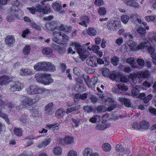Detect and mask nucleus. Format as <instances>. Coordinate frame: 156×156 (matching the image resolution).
Wrapping results in <instances>:
<instances>
[{
	"label": "nucleus",
	"mask_w": 156,
	"mask_h": 156,
	"mask_svg": "<svg viewBox=\"0 0 156 156\" xmlns=\"http://www.w3.org/2000/svg\"><path fill=\"white\" fill-rule=\"evenodd\" d=\"M57 21H54L52 23H48L46 24V27L47 28L51 31H53V34L54 37L52 38L53 41L57 43L58 44H63L62 42L66 41L68 40V37L65 34L62 35L60 31H64L68 32L66 30L65 27L62 24L60 25L55 27V25L57 24Z\"/></svg>",
	"instance_id": "f257e3e1"
},
{
	"label": "nucleus",
	"mask_w": 156,
	"mask_h": 156,
	"mask_svg": "<svg viewBox=\"0 0 156 156\" xmlns=\"http://www.w3.org/2000/svg\"><path fill=\"white\" fill-rule=\"evenodd\" d=\"M100 48L97 45H93L92 48L88 47L87 50L82 49L81 48V44L78 42H73L70 44V47L68 49V52L73 54L76 53V51H77V53L81 57L82 61H84L90 53L89 51L92 50L94 52L96 53L99 51Z\"/></svg>",
	"instance_id": "f03ea898"
},
{
	"label": "nucleus",
	"mask_w": 156,
	"mask_h": 156,
	"mask_svg": "<svg viewBox=\"0 0 156 156\" xmlns=\"http://www.w3.org/2000/svg\"><path fill=\"white\" fill-rule=\"evenodd\" d=\"M150 76V73L148 71H140L137 74H132L129 76L128 78L125 76H122L120 78V81L122 82L126 83L128 81H131V84L134 85L137 82L138 79L145 78Z\"/></svg>",
	"instance_id": "7ed1b4c3"
},
{
	"label": "nucleus",
	"mask_w": 156,
	"mask_h": 156,
	"mask_svg": "<svg viewBox=\"0 0 156 156\" xmlns=\"http://www.w3.org/2000/svg\"><path fill=\"white\" fill-rule=\"evenodd\" d=\"M126 44L130 50L133 51H135L137 50L147 49L150 44V43L148 41L147 42H141L137 46L136 42L132 41H128Z\"/></svg>",
	"instance_id": "20e7f679"
},
{
	"label": "nucleus",
	"mask_w": 156,
	"mask_h": 156,
	"mask_svg": "<svg viewBox=\"0 0 156 156\" xmlns=\"http://www.w3.org/2000/svg\"><path fill=\"white\" fill-rule=\"evenodd\" d=\"M35 77L38 82L45 85H49L53 81L51 75L48 74L38 73L35 75Z\"/></svg>",
	"instance_id": "39448f33"
},
{
	"label": "nucleus",
	"mask_w": 156,
	"mask_h": 156,
	"mask_svg": "<svg viewBox=\"0 0 156 156\" xmlns=\"http://www.w3.org/2000/svg\"><path fill=\"white\" fill-rule=\"evenodd\" d=\"M23 101L22 102V104L20 105L22 108H26L29 106H30L33 104L35 103L38 101L39 98L38 96H37L33 98H30L28 97L24 96L22 98ZM21 108V107H20Z\"/></svg>",
	"instance_id": "423d86ee"
},
{
	"label": "nucleus",
	"mask_w": 156,
	"mask_h": 156,
	"mask_svg": "<svg viewBox=\"0 0 156 156\" xmlns=\"http://www.w3.org/2000/svg\"><path fill=\"white\" fill-rule=\"evenodd\" d=\"M4 105L6 106V107L8 108H9L11 109L13 107V105L12 103H9V102H6L5 103L3 101H2L0 98V107ZM2 110V108L0 109V116L3 118L5 121L6 122L9 124V119L8 118L7 115L1 112Z\"/></svg>",
	"instance_id": "0eeeda50"
},
{
	"label": "nucleus",
	"mask_w": 156,
	"mask_h": 156,
	"mask_svg": "<svg viewBox=\"0 0 156 156\" xmlns=\"http://www.w3.org/2000/svg\"><path fill=\"white\" fill-rule=\"evenodd\" d=\"M100 97L101 100L103 101V103L104 102L105 104L109 106L108 108V111H111L115 108V105L114 104V101L111 98L104 96L103 94L101 95Z\"/></svg>",
	"instance_id": "6e6552de"
},
{
	"label": "nucleus",
	"mask_w": 156,
	"mask_h": 156,
	"mask_svg": "<svg viewBox=\"0 0 156 156\" xmlns=\"http://www.w3.org/2000/svg\"><path fill=\"white\" fill-rule=\"evenodd\" d=\"M132 127L136 130L144 131L147 129L149 127L148 123L145 121L141 122L140 123H135L132 126Z\"/></svg>",
	"instance_id": "1a4fd4ad"
},
{
	"label": "nucleus",
	"mask_w": 156,
	"mask_h": 156,
	"mask_svg": "<svg viewBox=\"0 0 156 156\" xmlns=\"http://www.w3.org/2000/svg\"><path fill=\"white\" fill-rule=\"evenodd\" d=\"M9 12L11 15L8 16L6 18L8 22H11L15 19H18L19 18L18 11L14 9L13 7L11 8Z\"/></svg>",
	"instance_id": "9d476101"
},
{
	"label": "nucleus",
	"mask_w": 156,
	"mask_h": 156,
	"mask_svg": "<svg viewBox=\"0 0 156 156\" xmlns=\"http://www.w3.org/2000/svg\"><path fill=\"white\" fill-rule=\"evenodd\" d=\"M24 85L19 81H13L11 84L10 89L12 91H20L24 88Z\"/></svg>",
	"instance_id": "9b49d317"
},
{
	"label": "nucleus",
	"mask_w": 156,
	"mask_h": 156,
	"mask_svg": "<svg viewBox=\"0 0 156 156\" xmlns=\"http://www.w3.org/2000/svg\"><path fill=\"white\" fill-rule=\"evenodd\" d=\"M116 156H124L125 155H127L129 154V150H124L123 147L122 145H117L116 146Z\"/></svg>",
	"instance_id": "f8f14e48"
},
{
	"label": "nucleus",
	"mask_w": 156,
	"mask_h": 156,
	"mask_svg": "<svg viewBox=\"0 0 156 156\" xmlns=\"http://www.w3.org/2000/svg\"><path fill=\"white\" fill-rule=\"evenodd\" d=\"M47 62H38L36 64L34 67L35 70L38 71L46 70L48 68H47Z\"/></svg>",
	"instance_id": "ddd939ff"
},
{
	"label": "nucleus",
	"mask_w": 156,
	"mask_h": 156,
	"mask_svg": "<svg viewBox=\"0 0 156 156\" xmlns=\"http://www.w3.org/2000/svg\"><path fill=\"white\" fill-rule=\"evenodd\" d=\"M40 88L35 85L30 86L27 89L28 93L29 94H39Z\"/></svg>",
	"instance_id": "4468645a"
},
{
	"label": "nucleus",
	"mask_w": 156,
	"mask_h": 156,
	"mask_svg": "<svg viewBox=\"0 0 156 156\" xmlns=\"http://www.w3.org/2000/svg\"><path fill=\"white\" fill-rule=\"evenodd\" d=\"M147 50L151 55L153 63L156 65V52H155L154 48L150 44Z\"/></svg>",
	"instance_id": "2eb2a0df"
},
{
	"label": "nucleus",
	"mask_w": 156,
	"mask_h": 156,
	"mask_svg": "<svg viewBox=\"0 0 156 156\" xmlns=\"http://www.w3.org/2000/svg\"><path fill=\"white\" fill-rule=\"evenodd\" d=\"M117 22L114 20H111L108 21L107 27L110 31H114L116 29Z\"/></svg>",
	"instance_id": "dca6fc26"
},
{
	"label": "nucleus",
	"mask_w": 156,
	"mask_h": 156,
	"mask_svg": "<svg viewBox=\"0 0 156 156\" xmlns=\"http://www.w3.org/2000/svg\"><path fill=\"white\" fill-rule=\"evenodd\" d=\"M97 58L95 56L90 57L88 58L87 61V64L90 66L92 67L97 66Z\"/></svg>",
	"instance_id": "f3484780"
},
{
	"label": "nucleus",
	"mask_w": 156,
	"mask_h": 156,
	"mask_svg": "<svg viewBox=\"0 0 156 156\" xmlns=\"http://www.w3.org/2000/svg\"><path fill=\"white\" fill-rule=\"evenodd\" d=\"M15 42L14 38L12 36H8L5 39V44L8 46H12Z\"/></svg>",
	"instance_id": "a211bd4d"
},
{
	"label": "nucleus",
	"mask_w": 156,
	"mask_h": 156,
	"mask_svg": "<svg viewBox=\"0 0 156 156\" xmlns=\"http://www.w3.org/2000/svg\"><path fill=\"white\" fill-rule=\"evenodd\" d=\"M118 100L122 104H123L126 107H130L131 102L129 99L123 97H119L118 98Z\"/></svg>",
	"instance_id": "6ab92c4d"
},
{
	"label": "nucleus",
	"mask_w": 156,
	"mask_h": 156,
	"mask_svg": "<svg viewBox=\"0 0 156 156\" xmlns=\"http://www.w3.org/2000/svg\"><path fill=\"white\" fill-rule=\"evenodd\" d=\"M147 37L152 44L155 46L156 45V33L154 32L150 33Z\"/></svg>",
	"instance_id": "aec40b11"
},
{
	"label": "nucleus",
	"mask_w": 156,
	"mask_h": 156,
	"mask_svg": "<svg viewBox=\"0 0 156 156\" xmlns=\"http://www.w3.org/2000/svg\"><path fill=\"white\" fill-rule=\"evenodd\" d=\"M11 81L10 78L6 75L2 76L0 77V85H7Z\"/></svg>",
	"instance_id": "412c9836"
},
{
	"label": "nucleus",
	"mask_w": 156,
	"mask_h": 156,
	"mask_svg": "<svg viewBox=\"0 0 156 156\" xmlns=\"http://www.w3.org/2000/svg\"><path fill=\"white\" fill-rule=\"evenodd\" d=\"M124 2L127 5L133 7L135 8L139 9L140 8L139 4L133 0H126Z\"/></svg>",
	"instance_id": "4be33fe9"
},
{
	"label": "nucleus",
	"mask_w": 156,
	"mask_h": 156,
	"mask_svg": "<svg viewBox=\"0 0 156 156\" xmlns=\"http://www.w3.org/2000/svg\"><path fill=\"white\" fill-rule=\"evenodd\" d=\"M51 141V139L48 137L46 138L42 142L38 144L39 147L44 148L48 145Z\"/></svg>",
	"instance_id": "5701e85b"
},
{
	"label": "nucleus",
	"mask_w": 156,
	"mask_h": 156,
	"mask_svg": "<svg viewBox=\"0 0 156 156\" xmlns=\"http://www.w3.org/2000/svg\"><path fill=\"white\" fill-rule=\"evenodd\" d=\"M81 22L79 23V24L83 26H87V24L90 21L89 18L87 16H83L80 18Z\"/></svg>",
	"instance_id": "b1692460"
},
{
	"label": "nucleus",
	"mask_w": 156,
	"mask_h": 156,
	"mask_svg": "<svg viewBox=\"0 0 156 156\" xmlns=\"http://www.w3.org/2000/svg\"><path fill=\"white\" fill-rule=\"evenodd\" d=\"M33 70L27 69H22L20 71V74L22 76H26L34 74Z\"/></svg>",
	"instance_id": "393cba45"
},
{
	"label": "nucleus",
	"mask_w": 156,
	"mask_h": 156,
	"mask_svg": "<svg viewBox=\"0 0 156 156\" xmlns=\"http://www.w3.org/2000/svg\"><path fill=\"white\" fill-rule=\"evenodd\" d=\"M87 97V95L86 93L81 94H76L74 97V101L76 102L80 99L84 100Z\"/></svg>",
	"instance_id": "a878e982"
},
{
	"label": "nucleus",
	"mask_w": 156,
	"mask_h": 156,
	"mask_svg": "<svg viewBox=\"0 0 156 156\" xmlns=\"http://www.w3.org/2000/svg\"><path fill=\"white\" fill-rule=\"evenodd\" d=\"M135 61L134 58L133 57L128 58L126 61V62L131 65L132 67L134 68H138L139 66L136 64V63L135 62Z\"/></svg>",
	"instance_id": "bb28decb"
},
{
	"label": "nucleus",
	"mask_w": 156,
	"mask_h": 156,
	"mask_svg": "<svg viewBox=\"0 0 156 156\" xmlns=\"http://www.w3.org/2000/svg\"><path fill=\"white\" fill-rule=\"evenodd\" d=\"M53 104L52 103H50L46 105L44 108L45 113L46 114H51L53 108Z\"/></svg>",
	"instance_id": "cd10ccee"
},
{
	"label": "nucleus",
	"mask_w": 156,
	"mask_h": 156,
	"mask_svg": "<svg viewBox=\"0 0 156 156\" xmlns=\"http://www.w3.org/2000/svg\"><path fill=\"white\" fill-rule=\"evenodd\" d=\"M109 126L108 123L102 122L101 123L98 124L97 125L96 128L98 129L103 130L108 127Z\"/></svg>",
	"instance_id": "c85d7f7f"
},
{
	"label": "nucleus",
	"mask_w": 156,
	"mask_h": 156,
	"mask_svg": "<svg viewBox=\"0 0 156 156\" xmlns=\"http://www.w3.org/2000/svg\"><path fill=\"white\" fill-rule=\"evenodd\" d=\"M52 6L54 10L57 12L60 11L62 8V6L61 3L56 2L52 3Z\"/></svg>",
	"instance_id": "c756f323"
},
{
	"label": "nucleus",
	"mask_w": 156,
	"mask_h": 156,
	"mask_svg": "<svg viewBox=\"0 0 156 156\" xmlns=\"http://www.w3.org/2000/svg\"><path fill=\"white\" fill-rule=\"evenodd\" d=\"M76 80L77 84L79 85V88L81 89L82 90H85V88L83 83V81L81 79L80 77H78L76 78Z\"/></svg>",
	"instance_id": "7c9ffc66"
},
{
	"label": "nucleus",
	"mask_w": 156,
	"mask_h": 156,
	"mask_svg": "<svg viewBox=\"0 0 156 156\" xmlns=\"http://www.w3.org/2000/svg\"><path fill=\"white\" fill-rule=\"evenodd\" d=\"M87 34L91 36H94L97 34L96 29L92 27H89L87 30Z\"/></svg>",
	"instance_id": "2f4dec72"
},
{
	"label": "nucleus",
	"mask_w": 156,
	"mask_h": 156,
	"mask_svg": "<svg viewBox=\"0 0 156 156\" xmlns=\"http://www.w3.org/2000/svg\"><path fill=\"white\" fill-rule=\"evenodd\" d=\"M59 126V125L57 124H48L46 125L45 128L47 129L54 131L55 129H58Z\"/></svg>",
	"instance_id": "473e14b6"
},
{
	"label": "nucleus",
	"mask_w": 156,
	"mask_h": 156,
	"mask_svg": "<svg viewBox=\"0 0 156 156\" xmlns=\"http://www.w3.org/2000/svg\"><path fill=\"white\" fill-rule=\"evenodd\" d=\"M98 78L96 77H94L90 79V86H88L90 88H91L93 90H94L95 88V85L97 83Z\"/></svg>",
	"instance_id": "72a5a7b5"
},
{
	"label": "nucleus",
	"mask_w": 156,
	"mask_h": 156,
	"mask_svg": "<svg viewBox=\"0 0 156 156\" xmlns=\"http://www.w3.org/2000/svg\"><path fill=\"white\" fill-rule=\"evenodd\" d=\"M65 113V112L62 108H60L57 110L55 113L56 117L58 119L61 118Z\"/></svg>",
	"instance_id": "f704fd0d"
},
{
	"label": "nucleus",
	"mask_w": 156,
	"mask_h": 156,
	"mask_svg": "<svg viewBox=\"0 0 156 156\" xmlns=\"http://www.w3.org/2000/svg\"><path fill=\"white\" fill-rule=\"evenodd\" d=\"M52 52V49L48 47H45L43 48L42 51V52L43 54L46 55H51Z\"/></svg>",
	"instance_id": "c9c22d12"
},
{
	"label": "nucleus",
	"mask_w": 156,
	"mask_h": 156,
	"mask_svg": "<svg viewBox=\"0 0 156 156\" xmlns=\"http://www.w3.org/2000/svg\"><path fill=\"white\" fill-rule=\"evenodd\" d=\"M53 152L55 155H60L62 154V150L60 147H56L54 148Z\"/></svg>",
	"instance_id": "e433bc0d"
},
{
	"label": "nucleus",
	"mask_w": 156,
	"mask_h": 156,
	"mask_svg": "<svg viewBox=\"0 0 156 156\" xmlns=\"http://www.w3.org/2000/svg\"><path fill=\"white\" fill-rule=\"evenodd\" d=\"M102 149L105 151L108 152L110 151L111 149L110 145L108 143H104L102 146Z\"/></svg>",
	"instance_id": "4c0bfd02"
},
{
	"label": "nucleus",
	"mask_w": 156,
	"mask_h": 156,
	"mask_svg": "<svg viewBox=\"0 0 156 156\" xmlns=\"http://www.w3.org/2000/svg\"><path fill=\"white\" fill-rule=\"evenodd\" d=\"M80 108V105H77L74 107H70L67 109L66 113L67 114H68L73 111L77 110Z\"/></svg>",
	"instance_id": "58836bf2"
},
{
	"label": "nucleus",
	"mask_w": 156,
	"mask_h": 156,
	"mask_svg": "<svg viewBox=\"0 0 156 156\" xmlns=\"http://www.w3.org/2000/svg\"><path fill=\"white\" fill-rule=\"evenodd\" d=\"M117 87L119 90L127 91L128 88L124 84L120 83L117 85Z\"/></svg>",
	"instance_id": "ea45409f"
},
{
	"label": "nucleus",
	"mask_w": 156,
	"mask_h": 156,
	"mask_svg": "<svg viewBox=\"0 0 156 156\" xmlns=\"http://www.w3.org/2000/svg\"><path fill=\"white\" fill-rule=\"evenodd\" d=\"M73 137L71 136H66L64 139V142L68 144H70L73 143Z\"/></svg>",
	"instance_id": "a19ab883"
},
{
	"label": "nucleus",
	"mask_w": 156,
	"mask_h": 156,
	"mask_svg": "<svg viewBox=\"0 0 156 156\" xmlns=\"http://www.w3.org/2000/svg\"><path fill=\"white\" fill-rule=\"evenodd\" d=\"M93 152L92 149L90 148H87L84 151L83 155L84 156H91Z\"/></svg>",
	"instance_id": "79ce46f5"
},
{
	"label": "nucleus",
	"mask_w": 156,
	"mask_h": 156,
	"mask_svg": "<svg viewBox=\"0 0 156 156\" xmlns=\"http://www.w3.org/2000/svg\"><path fill=\"white\" fill-rule=\"evenodd\" d=\"M47 63L48 66L47 68H48V69L46 70L51 72H54L55 70L56 69L54 66L51 65L50 62H47Z\"/></svg>",
	"instance_id": "37998d69"
},
{
	"label": "nucleus",
	"mask_w": 156,
	"mask_h": 156,
	"mask_svg": "<svg viewBox=\"0 0 156 156\" xmlns=\"http://www.w3.org/2000/svg\"><path fill=\"white\" fill-rule=\"evenodd\" d=\"M145 19L148 22L156 21V15L147 16L145 17Z\"/></svg>",
	"instance_id": "c03bdc74"
},
{
	"label": "nucleus",
	"mask_w": 156,
	"mask_h": 156,
	"mask_svg": "<svg viewBox=\"0 0 156 156\" xmlns=\"http://www.w3.org/2000/svg\"><path fill=\"white\" fill-rule=\"evenodd\" d=\"M107 10L105 8L101 7L99 8L98 9V13L101 16L105 15L106 14Z\"/></svg>",
	"instance_id": "a18cd8bd"
},
{
	"label": "nucleus",
	"mask_w": 156,
	"mask_h": 156,
	"mask_svg": "<svg viewBox=\"0 0 156 156\" xmlns=\"http://www.w3.org/2000/svg\"><path fill=\"white\" fill-rule=\"evenodd\" d=\"M137 30L138 33L140 35H144L146 34V30L142 27H139Z\"/></svg>",
	"instance_id": "49530a36"
},
{
	"label": "nucleus",
	"mask_w": 156,
	"mask_h": 156,
	"mask_svg": "<svg viewBox=\"0 0 156 156\" xmlns=\"http://www.w3.org/2000/svg\"><path fill=\"white\" fill-rule=\"evenodd\" d=\"M107 109V107L105 106L100 105L97 107V110L99 112H105Z\"/></svg>",
	"instance_id": "de8ad7c7"
},
{
	"label": "nucleus",
	"mask_w": 156,
	"mask_h": 156,
	"mask_svg": "<svg viewBox=\"0 0 156 156\" xmlns=\"http://www.w3.org/2000/svg\"><path fill=\"white\" fill-rule=\"evenodd\" d=\"M14 133L17 136H20L22 135V131L21 129L19 128H15L13 131Z\"/></svg>",
	"instance_id": "09e8293b"
},
{
	"label": "nucleus",
	"mask_w": 156,
	"mask_h": 156,
	"mask_svg": "<svg viewBox=\"0 0 156 156\" xmlns=\"http://www.w3.org/2000/svg\"><path fill=\"white\" fill-rule=\"evenodd\" d=\"M30 50V47L29 45H26L23 49V52L25 55L29 53Z\"/></svg>",
	"instance_id": "8fccbe9b"
},
{
	"label": "nucleus",
	"mask_w": 156,
	"mask_h": 156,
	"mask_svg": "<svg viewBox=\"0 0 156 156\" xmlns=\"http://www.w3.org/2000/svg\"><path fill=\"white\" fill-rule=\"evenodd\" d=\"M54 48L58 51L60 54L63 53L65 51V49L63 47H60L58 45H56L54 47Z\"/></svg>",
	"instance_id": "3c124183"
},
{
	"label": "nucleus",
	"mask_w": 156,
	"mask_h": 156,
	"mask_svg": "<svg viewBox=\"0 0 156 156\" xmlns=\"http://www.w3.org/2000/svg\"><path fill=\"white\" fill-rule=\"evenodd\" d=\"M129 17L127 15H122L121 17V20L122 22L126 24L128 21Z\"/></svg>",
	"instance_id": "603ef678"
},
{
	"label": "nucleus",
	"mask_w": 156,
	"mask_h": 156,
	"mask_svg": "<svg viewBox=\"0 0 156 156\" xmlns=\"http://www.w3.org/2000/svg\"><path fill=\"white\" fill-rule=\"evenodd\" d=\"M139 92L140 91L138 88L136 87L133 88L132 90V93L133 95L135 96L139 94Z\"/></svg>",
	"instance_id": "864d4df0"
},
{
	"label": "nucleus",
	"mask_w": 156,
	"mask_h": 156,
	"mask_svg": "<svg viewBox=\"0 0 156 156\" xmlns=\"http://www.w3.org/2000/svg\"><path fill=\"white\" fill-rule=\"evenodd\" d=\"M111 62L114 65H117L119 62L118 58L116 57H113L112 59Z\"/></svg>",
	"instance_id": "5fc2aeb1"
},
{
	"label": "nucleus",
	"mask_w": 156,
	"mask_h": 156,
	"mask_svg": "<svg viewBox=\"0 0 156 156\" xmlns=\"http://www.w3.org/2000/svg\"><path fill=\"white\" fill-rule=\"evenodd\" d=\"M83 109L88 113H90L93 111V108L92 107L90 106L87 105L83 107Z\"/></svg>",
	"instance_id": "6e6d98bb"
},
{
	"label": "nucleus",
	"mask_w": 156,
	"mask_h": 156,
	"mask_svg": "<svg viewBox=\"0 0 156 156\" xmlns=\"http://www.w3.org/2000/svg\"><path fill=\"white\" fill-rule=\"evenodd\" d=\"M42 12L43 14H48L51 12V9L49 6H45L42 9Z\"/></svg>",
	"instance_id": "4d7b16f0"
},
{
	"label": "nucleus",
	"mask_w": 156,
	"mask_h": 156,
	"mask_svg": "<svg viewBox=\"0 0 156 156\" xmlns=\"http://www.w3.org/2000/svg\"><path fill=\"white\" fill-rule=\"evenodd\" d=\"M40 91L39 94L44 93L45 94H47L49 93L50 90L45 88H40Z\"/></svg>",
	"instance_id": "13d9d810"
},
{
	"label": "nucleus",
	"mask_w": 156,
	"mask_h": 156,
	"mask_svg": "<svg viewBox=\"0 0 156 156\" xmlns=\"http://www.w3.org/2000/svg\"><path fill=\"white\" fill-rule=\"evenodd\" d=\"M152 97L153 95L152 94L149 95L147 97H146L144 99V102L145 103H148L152 99Z\"/></svg>",
	"instance_id": "bf43d9fd"
},
{
	"label": "nucleus",
	"mask_w": 156,
	"mask_h": 156,
	"mask_svg": "<svg viewBox=\"0 0 156 156\" xmlns=\"http://www.w3.org/2000/svg\"><path fill=\"white\" fill-rule=\"evenodd\" d=\"M94 3L95 5L98 6L101 5L104 3L103 0H95Z\"/></svg>",
	"instance_id": "052dcab7"
},
{
	"label": "nucleus",
	"mask_w": 156,
	"mask_h": 156,
	"mask_svg": "<svg viewBox=\"0 0 156 156\" xmlns=\"http://www.w3.org/2000/svg\"><path fill=\"white\" fill-rule=\"evenodd\" d=\"M66 65L65 63H61L60 64V70L62 71V72H66V70H65V69H66Z\"/></svg>",
	"instance_id": "680f3d73"
},
{
	"label": "nucleus",
	"mask_w": 156,
	"mask_h": 156,
	"mask_svg": "<svg viewBox=\"0 0 156 156\" xmlns=\"http://www.w3.org/2000/svg\"><path fill=\"white\" fill-rule=\"evenodd\" d=\"M30 33V32L29 30L28 29H26L23 31V34L22 35V37L23 38H25Z\"/></svg>",
	"instance_id": "e2e57ef3"
},
{
	"label": "nucleus",
	"mask_w": 156,
	"mask_h": 156,
	"mask_svg": "<svg viewBox=\"0 0 156 156\" xmlns=\"http://www.w3.org/2000/svg\"><path fill=\"white\" fill-rule=\"evenodd\" d=\"M137 21L140 23V24H143L144 26V27L146 28V29L148 30L149 29V27L148 26H147V23H146L145 22H143L142 21H141V19H138L137 20Z\"/></svg>",
	"instance_id": "0e129e2a"
},
{
	"label": "nucleus",
	"mask_w": 156,
	"mask_h": 156,
	"mask_svg": "<svg viewBox=\"0 0 156 156\" xmlns=\"http://www.w3.org/2000/svg\"><path fill=\"white\" fill-rule=\"evenodd\" d=\"M77 154L76 151L73 150L70 151L69 152L67 156H77Z\"/></svg>",
	"instance_id": "69168bd1"
},
{
	"label": "nucleus",
	"mask_w": 156,
	"mask_h": 156,
	"mask_svg": "<svg viewBox=\"0 0 156 156\" xmlns=\"http://www.w3.org/2000/svg\"><path fill=\"white\" fill-rule=\"evenodd\" d=\"M72 125L74 126L77 127L79 126V122L76 119H72Z\"/></svg>",
	"instance_id": "338daca9"
},
{
	"label": "nucleus",
	"mask_w": 156,
	"mask_h": 156,
	"mask_svg": "<svg viewBox=\"0 0 156 156\" xmlns=\"http://www.w3.org/2000/svg\"><path fill=\"white\" fill-rule=\"evenodd\" d=\"M73 70V73L75 74L78 76L80 74V70L78 67H74Z\"/></svg>",
	"instance_id": "774afa93"
}]
</instances>
